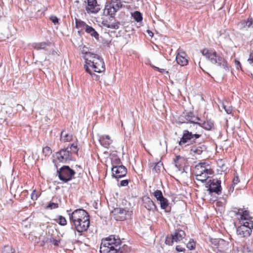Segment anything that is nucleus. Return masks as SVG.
Wrapping results in <instances>:
<instances>
[{
  "label": "nucleus",
  "mask_w": 253,
  "mask_h": 253,
  "mask_svg": "<svg viewBox=\"0 0 253 253\" xmlns=\"http://www.w3.org/2000/svg\"><path fill=\"white\" fill-rule=\"evenodd\" d=\"M111 212L115 220L123 221L126 219V215L128 211L123 208H116L112 210Z\"/></svg>",
  "instance_id": "12"
},
{
  "label": "nucleus",
  "mask_w": 253,
  "mask_h": 253,
  "mask_svg": "<svg viewBox=\"0 0 253 253\" xmlns=\"http://www.w3.org/2000/svg\"><path fill=\"white\" fill-rule=\"evenodd\" d=\"M85 32L89 34L91 37H94L96 40H98L99 39V35L98 33L91 26H86L85 28Z\"/></svg>",
  "instance_id": "24"
},
{
  "label": "nucleus",
  "mask_w": 253,
  "mask_h": 253,
  "mask_svg": "<svg viewBox=\"0 0 253 253\" xmlns=\"http://www.w3.org/2000/svg\"><path fill=\"white\" fill-rule=\"evenodd\" d=\"M210 182V183L208 182L206 184V187L208 188L209 193H215L219 195L221 190V181L218 179H212Z\"/></svg>",
  "instance_id": "11"
},
{
  "label": "nucleus",
  "mask_w": 253,
  "mask_h": 253,
  "mask_svg": "<svg viewBox=\"0 0 253 253\" xmlns=\"http://www.w3.org/2000/svg\"><path fill=\"white\" fill-rule=\"evenodd\" d=\"M198 125L207 130H211L214 127L213 122L211 120H207L202 123H199Z\"/></svg>",
  "instance_id": "21"
},
{
  "label": "nucleus",
  "mask_w": 253,
  "mask_h": 253,
  "mask_svg": "<svg viewBox=\"0 0 253 253\" xmlns=\"http://www.w3.org/2000/svg\"><path fill=\"white\" fill-rule=\"evenodd\" d=\"M132 16L137 22H141L142 20V15L139 11L134 12L132 13Z\"/></svg>",
  "instance_id": "30"
},
{
  "label": "nucleus",
  "mask_w": 253,
  "mask_h": 253,
  "mask_svg": "<svg viewBox=\"0 0 253 253\" xmlns=\"http://www.w3.org/2000/svg\"><path fill=\"white\" fill-rule=\"evenodd\" d=\"M76 172L68 166H63L57 169V174L59 179L64 183L71 180Z\"/></svg>",
  "instance_id": "6"
},
{
  "label": "nucleus",
  "mask_w": 253,
  "mask_h": 253,
  "mask_svg": "<svg viewBox=\"0 0 253 253\" xmlns=\"http://www.w3.org/2000/svg\"><path fill=\"white\" fill-rule=\"evenodd\" d=\"M75 23L76 27L77 29H84L85 30L86 26H88L84 22L77 18L75 19Z\"/></svg>",
  "instance_id": "27"
},
{
  "label": "nucleus",
  "mask_w": 253,
  "mask_h": 253,
  "mask_svg": "<svg viewBox=\"0 0 253 253\" xmlns=\"http://www.w3.org/2000/svg\"><path fill=\"white\" fill-rule=\"evenodd\" d=\"M16 109L17 111L21 112L24 109V107L22 105L17 104Z\"/></svg>",
  "instance_id": "49"
},
{
  "label": "nucleus",
  "mask_w": 253,
  "mask_h": 253,
  "mask_svg": "<svg viewBox=\"0 0 253 253\" xmlns=\"http://www.w3.org/2000/svg\"><path fill=\"white\" fill-rule=\"evenodd\" d=\"M177 252H184L185 249L182 247L181 246H177L175 248Z\"/></svg>",
  "instance_id": "47"
},
{
  "label": "nucleus",
  "mask_w": 253,
  "mask_h": 253,
  "mask_svg": "<svg viewBox=\"0 0 253 253\" xmlns=\"http://www.w3.org/2000/svg\"><path fill=\"white\" fill-rule=\"evenodd\" d=\"M235 64L236 66V68L237 69H239V68H241V64L240 63V62H239V61H238V60L237 59H235Z\"/></svg>",
  "instance_id": "48"
},
{
  "label": "nucleus",
  "mask_w": 253,
  "mask_h": 253,
  "mask_svg": "<svg viewBox=\"0 0 253 253\" xmlns=\"http://www.w3.org/2000/svg\"><path fill=\"white\" fill-rule=\"evenodd\" d=\"M77 232L81 233L85 231L89 227L90 221L89 219L87 220H82V221H79L72 223Z\"/></svg>",
  "instance_id": "15"
},
{
  "label": "nucleus",
  "mask_w": 253,
  "mask_h": 253,
  "mask_svg": "<svg viewBox=\"0 0 253 253\" xmlns=\"http://www.w3.org/2000/svg\"><path fill=\"white\" fill-rule=\"evenodd\" d=\"M144 207L149 211H154L156 206L153 201L149 197H147L144 200Z\"/></svg>",
  "instance_id": "20"
},
{
  "label": "nucleus",
  "mask_w": 253,
  "mask_h": 253,
  "mask_svg": "<svg viewBox=\"0 0 253 253\" xmlns=\"http://www.w3.org/2000/svg\"><path fill=\"white\" fill-rule=\"evenodd\" d=\"M194 173L196 180L204 183L209 177V175L213 174L214 171L209 164L201 162L195 166Z\"/></svg>",
  "instance_id": "5"
},
{
  "label": "nucleus",
  "mask_w": 253,
  "mask_h": 253,
  "mask_svg": "<svg viewBox=\"0 0 253 253\" xmlns=\"http://www.w3.org/2000/svg\"><path fill=\"white\" fill-rule=\"evenodd\" d=\"M179 158H180V156H176V160H174V162H175V166H176V167H177V164H176V163H177V162H176V161L178 160V159H179Z\"/></svg>",
  "instance_id": "53"
},
{
  "label": "nucleus",
  "mask_w": 253,
  "mask_h": 253,
  "mask_svg": "<svg viewBox=\"0 0 253 253\" xmlns=\"http://www.w3.org/2000/svg\"><path fill=\"white\" fill-rule=\"evenodd\" d=\"M50 45V42H41L38 43H34L32 46L37 50L44 49L47 46Z\"/></svg>",
  "instance_id": "25"
},
{
  "label": "nucleus",
  "mask_w": 253,
  "mask_h": 253,
  "mask_svg": "<svg viewBox=\"0 0 253 253\" xmlns=\"http://www.w3.org/2000/svg\"><path fill=\"white\" fill-rule=\"evenodd\" d=\"M69 148V150L72 153H77L78 151V145L76 142L73 143L72 145L68 147Z\"/></svg>",
  "instance_id": "32"
},
{
  "label": "nucleus",
  "mask_w": 253,
  "mask_h": 253,
  "mask_svg": "<svg viewBox=\"0 0 253 253\" xmlns=\"http://www.w3.org/2000/svg\"><path fill=\"white\" fill-rule=\"evenodd\" d=\"M248 61L249 63L253 66V53H251L250 54Z\"/></svg>",
  "instance_id": "45"
},
{
  "label": "nucleus",
  "mask_w": 253,
  "mask_h": 253,
  "mask_svg": "<svg viewBox=\"0 0 253 253\" xmlns=\"http://www.w3.org/2000/svg\"><path fill=\"white\" fill-rule=\"evenodd\" d=\"M3 253H14L15 250L10 246H5L2 250Z\"/></svg>",
  "instance_id": "34"
},
{
  "label": "nucleus",
  "mask_w": 253,
  "mask_h": 253,
  "mask_svg": "<svg viewBox=\"0 0 253 253\" xmlns=\"http://www.w3.org/2000/svg\"><path fill=\"white\" fill-rule=\"evenodd\" d=\"M202 53L211 63L216 65L225 71L228 70L227 60L221 55L212 50L204 49Z\"/></svg>",
  "instance_id": "4"
},
{
  "label": "nucleus",
  "mask_w": 253,
  "mask_h": 253,
  "mask_svg": "<svg viewBox=\"0 0 253 253\" xmlns=\"http://www.w3.org/2000/svg\"><path fill=\"white\" fill-rule=\"evenodd\" d=\"M224 166V165H222L221 167H223Z\"/></svg>",
  "instance_id": "56"
},
{
  "label": "nucleus",
  "mask_w": 253,
  "mask_h": 253,
  "mask_svg": "<svg viewBox=\"0 0 253 253\" xmlns=\"http://www.w3.org/2000/svg\"><path fill=\"white\" fill-rule=\"evenodd\" d=\"M58 224L62 226H64L67 224V221L65 218L61 215H59L58 218Z\"/></svg>",
  "instance_id": "38"
},
{
  "label": "nucleus",
  "mask_w": 253,
  "mask_h": 253,
  "mask_svg": "<svg viewBox=\"0 0 253 253\" xmlns=\"http://www.w3.org/2000/svg\"><path fill=\"white\" fill-rule=\"evenodd\" d=\"M186 53L184 52H178L176 57V60L178 64L183 66L188 64V61L186 57Z\"/></svg>",
  "instance_id": "17"
},
{
  "label": "nucleus",
  "mask_w": 253,
  "mask_h": 253,
  "mask_svg": "<svg viewBox=\"0 0 253 253\" xmlns=\"http://www.w3.org/2000/svg\"><path fill=\"white\" fill-rule=\"evenodd\" d=\"M159 201L160 202V203L161 208L162 209H166L168 206V201L165 197H163Z\"/></svg>",
  "instance_id": "31"
},
{
  "label": "nucleus",
  "mask_w": 253,
  "mask_h": 253,
  "mask_svg": "<svg viewBox=\"0 0 253 253\" xmlns=\"http://www.w3.org/2000/svg\"><path fill=\"white\" fill-rule=\"evenodd\" d=\"M173 239L174 237L173 235L170 237H167L165 240V243L169 246H171L173 242H175V240Z\"/></svg>",
  "instance_id": "36"
},
{
  "label": "nucleus",
  "mask_w": 253,
  "mask_h": 253,
  "mask_svg": "<svg viewBox=\"0 0 253 253\" xmlns=\"http://www.w3.org/2000/svg\"><path fill=\"white\" fill-rule=\"evenodd\" d=\"M175 242H177L181 241L185 236V232L181 230L175 231L173 234Z\"/></svg>",
  "instance_id": "23"
},
{
  "label": "nucleus",
  "mask_w": 253,
  "mask_h": 253,
  "mask_svg": "<svg viewBox=\"0 0 253 253\" xmlns=\"http://www.w3.org/2000/svg\"><path fill=\"white\" fill-rule=\"evenodd\" d=\"M239 211L240 212V210H238V211ZM241 211H242V212H241V213H242L243 211V210H241Z\"/></svg>",
  "instance_id": "55"
},
{
  "label": "nucleus",
  "mask_w": 253,
  "mask_h": 253,
  "mask_svg": "<svg viewBox=\"0 0 253 253\" xmlns=\"http://www.w3.org/2000/svg\"><path fill=\"white\" fill-rule=\"evenodd\" d=\"M147 33L148 34V35L150 36V37H153V33L152 32H151V31L150 30H147Z\"/></svg>",
  "instance_id": "52"
},
{
  "label": "nucleus",
  "mask_w": 253,
  "mask_h": 253,
  "mask_svg": "<svg viewBox=\"0 0 253 253\" xmlns=\"http://www.w3.org/2000/svg\"><path fill=\"white\" fill-rule=\"evenodd\" d=\"M100 9V5L96 0H87V5L85 7L87 13H97Z\"/></svg>",
  "instance_id": "16"
},
{
  "label": "nucleus",
  "mask_w": 253,
  "mask_h": 253,
  "mask_svg": "<svg viewBox=\"0 0 253 253\" xmlns=\"http://www.w3.org/2000/svg\"><path fill=\"white\" fill-rule=\"evenodd\" d=\"M222 108L228 114H230L232 112V107L230 105H226L224 103L222 104Z\"/></svg>",
  "instance_id": "37"
},
{
  "label": "nucleus",
  "mask_w": 253,
  "mask_h": 253,
  "mask_svg": "<svg viewBox=\"0 0 253 253\" xmlns=\"http://www.w3.org/2000/svg\"><path fill=\"white\" fill-rule=\"evenodd\" d=\"M31 199L33 200H37L39 197L38 192L36 190H34L31 195Z\"/></svg>",
  "instance_id": "40"
},
{
  "label": "nucleus",
  "mask_w": 253,
  "mask_h": 253,
  "mask_svg": "<svg viewBox=\"0 0 253 253\" xmlns=\"http://www.w3.org/2000/svg\"><path fill=\"white\" fill-rule=\"evenodd\" d=\"M201 135L197 133H193L188 130L185 129L183 131L182 135L178 141V145L182 147L187 146L188 142H195V140L201 137Z\"/></svg>",
  "instance_id": "7"
},
{
  "label": "nucleus",
  "mask_w": 253,
  "mask_h": 253,
  "mask_svg": "<svg viewBox=\"0 0 253 253\" xmlns=\"http://www.w3.org/2000/svg\"><path fill=\"white\" fill-rule=\"evenodd\" d=\"M53 244L54 245V246H58V244H59V241H58L56 239H53L52 241H51Z\"/></svg>",
  "instance_id": "51"
},
{
  "label": "nucleus",
  "mask_w": 253,
  "mask_h": 253,
  "mask_svg": "<svg viewBox=\"0 0 253 253\" xmlns=\"http://www.w3.org/2000/svg\"><path fill=\"white\" fill-rule=\"evenodd\" d=\"M50 20L54 23V25L58 24V18L55 16H51L50 17Z\"/></svg>",
  "instance_id": "44"
},
{
  "label": "nucleus",
  "mask_w": 253,
  "mask_h": 253,
  "mask_svg": "<svg viewBox=\"0 0 253 253\" xmlns=\"http://www.w3.org/2000/svg\"><path fill=\"white\" fill-rule=\"evenodd\" d=\"M122 4L118 1H113L105 5L103 10V15L114 17L116 12L121 7Z\"/></svg>",
  "instance_id": "10"
},
{
  "label": "nucleus",
  "mask_w": 253,
  "mask_h": 253,
  "mask_svg": "<svg viewBox=\"0 0 253 253\" xmlns=\"http://www.w3.org/2000/svg\"><path fill=\"white\" fill-rule=\"evenodd\" d=\"M42 153L45 157L49 156L52 153V150L49 147L46 146L43 148Z\"/></svg>",
  "instance_id": "33"
},
{
  "label": "nucleus",
  "mask_w": 253,
  "mask_h": 253,
  "mask_svg": "<svg viewBox=\"0 0 253 253\" xmlns=\"http://www.w3.org/2000/svg\"><path fill=\"white\" fill-rule=\"evenodd\" d=\"M153 68L155 70L159 71L160 73H163V72H164L165 71V69H160L159 67H156V66H153Z\"/></svg>",
  "instance_id": "50"
},
{
  "label": "nucleus",
  "mask_w": 253,
  "mask_h": 253,
  "mask_svg": "<svg viewBox=\"0 0 253 253\" xmlns=\"http://www.w3.org/2000/svg\"><path fill=\"white\" fill-rule=\"evenodd\" d=\"M239 178L238 176H236L234 177L233 179V185H235L237 184L239 182Z\"/></svg>",
  "instance_id": "46"
},
{
  "label": "nucleus",
  "mask_w": 253,
  "mask_h": 253,
  "mask_svg": "<svg viewBox=\"0 0 253 253\" xmlns=\"http://www.w3.org/2000/svg\"><path fill=\"white\" fill-rule=\"evenodd\" d=\"M82 53L84 55L85 60L84 69L89 74L93 80H98L99 77L94 72L100 73L105 71V63L103 59L98 54L88 52L84 47Z\"/></svg>",
  "instance_id": "1"
},
{
  "label": "nucleus",
  "mask_w": 253,
  "mask_h": 253,
  "mask_svg": "<svg viewBox=\"0 0 253 253\" xmlns=\"http://www.w3.org/2000/svg\"><path fill=\"white\" fill-rule=\"evenodd\" d=\"M210 242L214 251L220 253L225 252L228 248V243L221 239H211Z\"/></svg>",
  "instance_id": "9"
},
{
  "label": "nucleus",
  "mask_w": 253,
  "mask_h": 253,
  "mask_svg": "<svg viewBox=\"0 0 253 253\" xmlns=\"http://www.w3.org/2000/svg\"><path fill=\"white\" fill-rule=\"evenodd\" d=\"M120 23L116 22L112 24H107L106 25V27L109 28H111L113 29H118L120 27Z\"/></svg>",
  "instance_id": "39"
},
{
  "label": "nucleus",
  "mask_w": 253,
  "mask_h": 253,
  "mask_svg": "<svg viewBox=\"0 0 253 253\" xmlns=\"http://www.w3.org/2000/svg\"><path fill=\"white\" fill-rule=\"evenodd\" d=\"M72 136L67 133L65 130H63L61 132V139L64 142L70 141L72 140Z\"/></svg>",
  "instance_id": "29"
},
{
  "label": "nucleus",
  "mask_w": 253,
  "mask_h": 253,
  "mask_svg": "<svg viewBox=\"0 0 253 253\" xmlns=\"http://www.w3.org/2000/svg\"><path fill=\"white\" fill-rule=\"evenodd\" d=\"M56 156L60 162L65 163L72 160V154L69 147L62 149L56 153Z\"/></svg>",
  "instance_id": "13"
},
{
  "label": "nucleus",
  "mask_w": 253,
  "mask_h": 253,
  "mask_svg": "<svg viewBox=\"0 0 253 253\" xmlns=\"http://www.w3.org/2000/svg\"><path fill=\"white\" fill-rule=\"evenodd\" d=\"M242 27L244 28H249L253 27V19L249 18L247 20L243 21L241 22Z\"/></svg>",
  "instance_id": "26"
},
{
  "label": "nucleus",
  "mask_w": 253,
  "mask_h": 253,
  "mask_svg": "<svg viewBox=\"0 0 253 253\" xmlns=\"http://www.w3.org/2000/svg\"><path fill=\"white\" fill-rule=\"evenodd\" d=\"M89 219V217L88 213L83 209H77L73 211L72 213H69V219L71 223Z\"/></svg>",
  "instance_id": "8"
},
{
  "label": "nucleus",
  "mask_w": 253,
  "mask_h": 253,
  "mask_svg": "<svg viewBox=\"0 0 253 253\" xmlns=\"http://www.w3.org/2000/svg\"><path fill=\"white\" fill-rule=\"evenodd\" d=\"M112 171L113 177L116 178L123 177L127 173L126 168L123 165L113 166Z\"/></svg>",
  "instance_id": "14"
},
{
  "label": "nucleus",
  "mask_w": 253,
  "mask_h": 253,
  "mask_svg": "<svg viewBox=\"0 0 253 253\" xmlns=\"http://www.w3.org/2000/svg\"><path fill=\"white\" fill-rule=\"evenodd\" d=\"M185 119L190 123H193L196 125H198V121L200 120V119L198 117H195L193 113H188L185 115Z\"/></svg>",
  "instance_id": "22"
},
{
  "label": "nucleus",
  "mask_w": 253,
  "mask_h": 253,
  "mask_svg": "<svg viewBox=\"0 0 253 253\" xmlns=\"http://www.w3.org/2000/svg\"><path fill=\"white\" fill-rule=\"evenodd\" d=\"M232 212L237 216L241 224L237 229V235L241 237H249L253 229V221L249 214V211H244L242 213L236 211Z\"/></svg>",
  "instance_id": "2"
},
{
  "label": "nucleus",
  "mask_w": 253,
  "mask_h": 253,
  "mask_svg": "<svg viewBox=\"0 0 253 253\" xmlns=\"http://www.w3.org/2000/svg\"><path fill=\"white\" fill-rule=\"evenodd\" d=\"M187 248L190 250H194L195 248V243L193 241H189L187 244Z\"/></svg>",
  "instance_id": "41"
},
{
  "label": "nucleus",
  "mask_w": 253,
  "mask_h": 253,
  "mask_svg": "<svg viewBox=\"0 0 253 253\" xmlns=\"http://www.w3.org/2000/svg\"><path fill=\"white\" fill-rule=\"evenodd\" d=\"M58 207V204L54 203H50L47 206V208L50 209H55Z\"/></svg>",
  "instance_id": "42"
},
{
  "label": "nucleus",
  "mask_w": 253,
  "mask_h": 253,
  "mask_svg": "<svg viewBox=\"0 0 253 253\" xmlns=\"http://www.w3.org/2000/svg\"><path fill=\"white\" fill-rule=\"evenodd\" d=\"M121 241L118 236L110 235L102 240L100 248V253H121Z\"/></svg>",
  "instance_id": "3"
},
{
  "label": "nucleus",
  "mask_w": 253,
  "mask_h": 253,
  "mask_svg": "<svg viewBox=\"0 0 253 253\" xmlns=\"http://www.w3.org/2000/svg\"><path fill=\"white\" fill-rule=\"evenodd\" d=\"M130 181L129 179L123 180L120 181L119 186H126L128 184V183Z\"/></svg>",
  "instance_id": "43"
},
{
  "label": "nucleus",
  "mask_w": 253,
  "mask_h": 253,
  "mask_svg": "<svg viewBox=\"0 0 253 253\" xmlns=\"http://www.w3.org/2000/svg\"><path fill=\"white\" fill-rule=\"evenodd\" d=\"M151 167H153L152 169L153 172L159 173L160 172L161 168L163 167V164L160 162L157 163L151 164Z\"/></svg>",
  "instance_id": "28"
},
{
  "label": "nucleus",
  "mask_w": 253,
  "mask_h": 253,
  "mask_svg": "<svg viewBox=\"0 0 253 253\" xmlns=\"http://www.w3.org/2000/svg\"><path fill=\"white\" fill-rule=\"evenodd\" d=\"M51 54H52V55H55V54H57V52H56L55 51H54V50H52V53H51Z\"/></svg>",
  "instance_id": "54"
},
{
  "label": "nucleus",
  "mask_w": 253,
  "mask_h": 253,
  "mask_svg": "<svg viewBox=\"0 0 253 253\" xmlns=\"http://www.w3.org/2000/svg\"><path fill=\"white\" fill-rule=\"evenodd\" d=\"M99 141L101 145L105 148H108L112 142L110 136L108 135L100 136Z\"/></svg>",
  "instance_id": "19"
},
{
  "label": "nucleus",
  "mask_w": 253,
  "mask_h": 253,
  "mask_svg": "<svg viewBox=\"0 0 253 253\" xmlns=\"http://www.w3.org/2000/svg\"><path fill=\"white\" fill-rule=\"evenodd\" d=\"M154 196L158 201L160 200L164 197L161 190H157L154 192Z\"/></svg>",
  "instance_id": "35"
},
{
  "label": "nucleus",
  "mask_w": 253,
  "mask_h": 253,
  "mask_svg": "<svg viewBox=\"0 0 253 253\" xmlns=\"http://www.w3.org/2000/svg\"><path fill=\"white\" fill-rule=\"evenodd\" d=\"M207 148L204 144H199L198 145L193 146L191 147L190 151L195 154L200 155L203 152L206 151Z\"/></svg>",
  "instance_id": "18"
}]
</instances>
